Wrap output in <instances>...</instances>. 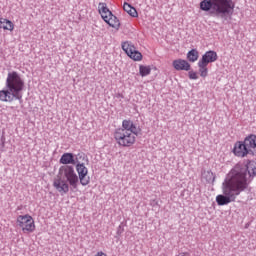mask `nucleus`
<instances>
[{
	"label": "nucleus",
	"instance_id": "obj_1",
	"mask_svg": "<svg viewBox=\"0 0 256 256\" xmlns=\"http://www.w3.org/2000/svg\"><path fill=\"white\" fill-rule=\"evenodd\" d=\"M247 169H243L239 166L233 168L226 176L222 183V193L216 196V203L220 206L229 205L233 203L247 187Z\"/></svg>",
	"mask_w": 256,
	"mask_h": 256
},
{
	"label": "nucleus",
	"instance_id": "obj_2",
	"mask_svg": "<svg viewBox=\"0 0 256 256\" xmlns=\"http://www.w3.org/2000/svg\"><path fill=\"white\" fill-rule=\"evenodd\" d=\"M69 186L71 191H77L79 189V176H77L73 166L64 165L59 168L58 175L53 180V187L61 195H66L69 193Z\"/></svg>",
	"mask_w": 256,
	"mask_h": 256
},
{
	"label": "nucleus",
	"instance_id": "obj_3",
	"mask_svg": "<svg viewBox=\"0 0 256 256\" xmlns=\"http://www.w3.org/2000/svg\"><path fill=\"white\" fill-rule=\"evenodd\" d=\"M6 87L7 89L0 90V101L3 103H13L15 99L23 101L25 82L19 73L15 71L8 73Z\"/></svg>",
	"mask_w": 256,
	"mask_h": 256
},
{
	"label": "nucleus",
	"instance_id": "obj_4",
	"mask_svg": "<svg viewBox=\"0 0 256 256\" xmlns=\"http://www.w3.org/2000/svg\"><path fill=\"white\" fill-rule=\"evenodd\" d=\"M139 128L131 119L122 121V127L115 129L113 137L119 147H133L137 143Z\"/></svg>",
	"mask_w": 256,
	"mask_h": 256
},
{
	"label": "nucleus",
	"instance_id": "obj_5",
	"mask_svg": "<svg viewBox=\"0 0 256 256\" xmlns=\"http://www.w3.org/2000/svg\"><path fill=\"white\" fill-rule=\"evenodd\" d=\"M200 9L209 11L210 15L223 17L225 15H233L235 2L233 0H203L200 3Z\"/></svg>",
	"mask_w": 256,
	"mask_h": 256
},
{
	"label": "nucleus",
	"instance_id": "obj_6",
	"mask_svg": "<svg viewBox=\"0 0 256 256\" xmlns=\"http://www.w3.org/2000/svg\"><path fill=\"white\" fill-rule=\"evenodd\" d=\"M98 11L105 23H107L110 27H113V29H119L121 23L119 22V19H117V16L113 15L111 10L107 8L106 3H99Z\"/></svg>",
	"mask_w": 256,
	"mask_h": 256
},
{
	"label": "nucleus",
	"instance_id": "obj_7",
	"mask_svg": "<svg viewBox=\"0 0 256 256\" xmlns=\"http://www.w3.org/2000/svg\"><path fill=\"white\" fill-rule=\"evenodd\" d=\"M16 225L23 233H33L35 231V220L29 214L19 215L16 218Z\"/></svg>",
	"mask_w": 256,
	"mask_h": 256
},
{
	"label": "nucleus",
	"instance_id": "obj_8",
	"mask_svg": "<svg viewBox=\"0 0 256 256\" xmlns=\"http://www.w3.org/2000/svg\"><path fill=\"white\" fill-rule=\"evenodd\" d=\"M122 49L133 61H141L143 59V54L129 41L122 43Z\"/></svg>",
	"mask_w": 256,
	"mask_h": 256
},
{
	"label": "nucleus",
	"instance_id": "obj_9",
	"mask_svg": "<svg viewBox=\"0 0 256 256\" xmlns=\"http://www.w3.org/2000/svg\"><path fill=\"white\" fill-rule=\"evenodd\" d=\"M76 171L78 173V184L80 181V183H81V185H83V187L89 185L90 178L87 177V175L89 174V170L85 167V164L80 163L79 160L76 163Z\"/></svg>",
	"mask_w": 256,
	"mask_h": 256
},
{
	"label": "nucleus",
	"instance_id": "obj_10",
	"mask_svg": "<svg viewBox=\"0 0 256 256\" xmlns=\"http://www.w3.org/2000/svg\"><path fill=\"white\" fill-rule=\"evenodd\" d=\"M233 153L236 157H247V155H249V150L247 149L245 141L236 142L233 148Z\"/></svg>",
	"mask_w": 256,
	"mask_h": 256
},
{
	"label": "nucleus",
	"instance_id": "obj_11",
	"mask_svg": "<svg viewBox=\"0 0 256 256\" xmlns=\"http://www.w3.org/2000/svg\"><path fill=\"white\" fill-rule=\"evenodd\" d=\"M249 155H256V136L250 135L244 139Z\"/></svg>",
	"mask_w": 256,
	"mask_h": 256
},
{
	"label": "nucleus",
	"instance_id": "obj_12",
	"mask_svg": "<svg viewBox=\"0 0 256 256\" xmlns=\"http://www.w3.org/2000/svg\"><path fill=\"white\" fill-rule=\"evenodd\" d=\"M172 66L176 71H191V64L187 60L176 59L172 62Z\"/></svg>",
	"mask_w": 256,
	"mask_h": 256
},
{
	"label": "nucleus",
	"instance_id": "obj_13",
	"mask_svg": "<svg viewBox=\"0 0 256 256\" xmlns=\"http://www.w3.org/2000/svg\"><path fill=\"white\" fill-rule=\"evenodd\" d=\"M217 59H219L217 52L210 50V51H207L199 61L206 65H209V63H215Z\"/></svg>",
	"mask_w": 256,
	"mask_h": 256
},
{
	"label": "nucleus",
	"instance_id": "obj_14",
	"mask_svg": "<svg viewBox=\"0 0 256 256\" xmlns=\"http://www.w3.org/2000/svg\"><path fill=\"white\" fill-rule=\"evenodd\" d=\"M77 158L75 159V156L73 153H64L60 158V163L62 165H77Z\"/></svg>",
	"mask_w": 256,
	"mask_h": 256
},
{
	"label": "nucleus",
	"instance_id": "obj_15",
	"mask_svg": "<svg viewBox=\"0 0 256 256\" xmlns=\"http://www.w3.org/2000/svg\"><path fill=\"white\" fill-rule=\"evenodd\" d=\"M0 29L11 32L15 29V24H13L11 20L2 17L0 18Z\"/></svg>",
	"mask_w": 256,
	"mask_h": 256
},
{
	"label": "nucleus",
	"instance_id": "obj_16",
	"mask_svg": "<svg viewBox=\"0 0 256 256\" xmlns=\"http://www.w3.org/2000/svg\"><path fill=\"white\" fill-rule=\"evenodd\" d=\"M209 64H205L204 62H201L200 60L198 61V71H199V75L200 77H207L209 75V68L208 67Z\"/></svg>",
	"mask_w": 256,
	"mask_h": 256
},
{
	"label": "nucleus",
	"instance_id": "obj_17",
	"mask_svg": "<svg viewBox=\"0 0 256 256\" xmlns=\"http://www.w3.org/2000/svg\"><path fill=\"white\" fill-rule=\"evenodd\" d=\"M187 59L190 63H195L199 59V51L197 49H192L187 53Z\"/></svg>",
	"mask_w": 256,
	"mask_h": 256
},
{
	"label": "nucleus",
	"instance_id": "obj_18",
	"mask_svg": "<svg viewBox=\"0 0 256 256\" xmlns=\"http://www.w3.org/2000/svg\"><path fill=\"white\" fill-rule=\"evenodd\" d=\"M123 9L131 17H137V10L135 8H133L129 3L125 2L123 5Z\"/></svg>",
	"mask_w": 256,
	"mask_h": 256
},
{
	"label": "nucleus",
	"instance_id": "obj_19",
	"mask_svg": "<svg viewBox=\"0 0 256 256\" xmlns=\"http://www.w3.org/2000/svg\"><path fill=\"white\" fill-rule=\"evenodd\" d=\"M246 170L248 171V174L250 177H255L256 175V162L255 161H250L246 165Z\"/></svg>",
	"mask_w": 256,
	"mask_h": 256
},
{
	"label": "nucleus",
	"instance_id": "obj_20",
	"mask_svg": "<svg viewBox=\"0 0 256 256\" xmlns=\"http://www.w3.org/2000/svg\"><path fill=\"white\" fill-rule=\"evenodd\" d=\"M139 74L141 77H147V75H151V66L140 65Z\"/></svg>",
	"mask_w": 256,
	"mask_h": 256
},
{
	"label": "nucleus",
	"instance_id": "obj_21",
	"mask_svg": "<svg viewBox=\"0 0 256 256\" xmlns=\"http://www.w3.org/2000/svg\"><path fill=\"white\" fill-rule=\"evenodd\" d=\"M188 75H189V79H193V80L199 79V76L197 75V72L190 71L188 73Z\"/></svg>",
	"mask_w": 256,
	"mask_h": 256
},
{
	"label": "nucleus",
	"instance_id": "obj_22",
	"mask_svg": "<svg viewBox=\"0 0 256 256\" xmlns=\"http://www.w3.org/2000/svg\"><path fill=\"white\" fill-rule=\"evenodd\" d=\"M94 256H107V254L103 251H99Z\"/></svg>",
	"mask_w": 256,
	"mask_h": 256
},
{
	"label": "nucleus",
	"instance_id": "obj_23",
	"mask_svg": "<svg viewBox=\"0 0 256 256\" xmlns=\"http://www.w3.org/2000/svg\"><path fill=\"white\" fill-rule=\"evenodd\" d=\"M79 157H80V159H81V157H83V159H85V155H79Z\"/></svg>",
	"mask_w": 256,
	"mask_h": 256
},
{
	"label": "nucleus",
	"instance_id": "obj_24",
	"mask_svg": "<svg viewBox=\"0 0 256 256\" xmlns=\"http://www.w3.org/2000/svg\"><path fill=\"white\" fill-rule=\"evenodd\" d=\"M10 109H17V107H15V106H12V107H10Z\"/></svg>",
	"mask_w": 256,
	"mask_h": 256
}]
</instances>
